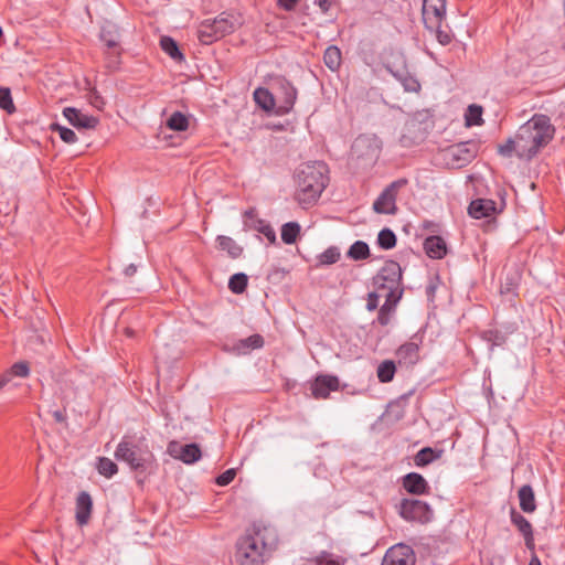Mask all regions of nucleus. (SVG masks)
<instances>
[{
	"instance_id": "obj_61",
	"label": "nucleus",
	"mask_w": 565,
	"mask_h": 565,
	"mask_svg": "<svg viewBox=\"0 0 565 565\" xmlns=\"http://www.w3.org/2000/svg\"><path fill=\"white\" fill-rule=\"evenodd\" d=\"M137 271V266L135 264H129L128 266L125 267L124 269V274L127 276V277H131L136 274Z\"/></svg>"
},
{
	"instance_id": "obj_63",
	"label": "nucleus",
	"mask_w": 565,
	"mask_h": 565,
	"mask_svg": "<svg viewBox=\"0 0 565 565\" xmlns=\"http://www.w3.org/2000/svg\"><path fill=\"white\" fill-rule=\"evenodd\" d=\"M110 55H114V50L106 49L105 50L106 63L109 62Z\"/></svg>"
},
{
	"instance_id": "obj_53",
	"label": "nucleus",
	"mask_w": 565,
	"mask_h": 565,
	"mask_svg": "<svg viewBox=\"0 0 565 565\" xmlns=\"http://www.w3.org/2000/svg\"><path fill=\"white\" fill-rule=\"evenodd\" d=\"M380 291H372L367 295L366 299V309L369 311H374L379 307Z\"/></svg>"
},
{
	"instance_id": "obj_7",
	"label": "nucleus",
	"mask_w": 565,
	"mask_h": 565,
	"mask_svg": "<svg viewBox=\"0 0 565 565\" xmlns=\"http://www.w3.org/2000/svg\"><path fill=\"white\" fill-rule=\"evenodd\" d=\"M271 89L274 90L277 104V116L289 114L297 100V88L285 76L277 75L271 78Z\"/></svg>"
},
{
	"instance_id": "obj_28",
	"label": "nucleus",
	"mask_w": 565,
	"mask_h": 565,
	"mask_svg": "<svg viewBox=\"0 0 565 565\" xmlns=\"http://www.w3.org/2000/svg\"><path fill=\"white\" fill-rule=\"evenodd\" d=\"M217 247L221 250H225L227 255L236 259L242 256L243 247L238 245L232 237L225 235H218L216 237Z\"/></svg>"
},
{
	"instance_id": "obj_15",
	"label": "nucleus",
	"mask_w": 565,
	"mask_h": 565,
	"mask_svg": "<svg viewBox=\"0 0 565 565\" xmlns=\"http://www.w3.org/2000/svg\"><path fill=\"white\" fill-rule=\"evenodd\" d=\"M243 223L245 231H256L263 234L270 244H276L277 237L273 226L265 220L257 217L255 207H249L243 213Z\"/></svg>"
},
{
	"instance_id": "obj_11",
	"label": "nucleus",
	"mask_w": 565,
	"mask_h": 565,
	"mask_svg": "<svg viewBox=\"0 0 565 565\" xmlns=\"http://www.w3.org/2000/svg\"><path fill=\"white\" fill-rule=\"evenodd\" d=\"M373 285L377 291L393 287H402L401 265L393 259L386 260L383 267L373 277Z\"/></svg>"
},
{
	"instance_id": "obj_3",
	"label": "nucleus",
	"mask_w": 565,
	"mask_h": 565,
	"mask_svg": "<svg viewBox=\"0 0 565 565\" xmlns=\"http://www.w3.org/2000/svg\"><path fill=\"white\" fill-rule=\"evenodd\" d=\"M555 127L544 114H534L516 131L519 159L532 160L554 138Z\"/></svg>"
},
{
	"instance_id": "obj_42",
	"label": "nucleus",
	"mask_w": 565,
	"mask_h": 565,
	"mask_svg": "<svg viewBox=\"0 0 565 565\" xmlns=\"http://www.w3.org/2000/svg\"><path fill=\"white\" fill-rule=\"evenodd\" d=\"M518 137L516 135L514 138H509L504 143H501L498 146V152L502 157L511 158L513 154H515L519 158V147H516Z\"/></svg>"
},
{
	"instance_id": "obj_10",
	"label": "nucleus",
	"mask_w": 565,
	"mask_h": 565,
	"mask_svg": "<svg viewBox=\"0 0 565 565\" xmlns=\"http://www.w3.org/2000/svg\"><path fill=\"white\" fill-rule=\"evenodd\" d=\"M405 178L397 179L390 183L373 203V210L379 214H395L397 212L396 198L398 191L407 185Z\"/></svg>"
},
{
	"instance_id": "obj_25",
	"label": "nucleus",
	"mask_w": 565,
	"mask_h": 565,
	"mask_svg": "<svg viewBox=\"0 0 565 565\" xmlns=\"http://www.w3.org/2000/svg\"><path fill=\"white\" fill-rule=\"evenodd\" d=\"M518 498L520 509L524 513H533L536 510L535 494L530 484H524L519 489Z\"/></svg>"
},
{
	"instance_id": "obj_55",
	"label": "nucleus",
	"mask_w": 565,
	"mask_h": 565,
	"mask_svg": "<svg viewBox=\"0 0 565 565\" xmlns=\"http://www.w3.org/2000/svg\"><path fill=\"white\" fill-rule=\"evenodd\" d=\"M298 2H299V0H277L278 7L286 11L295 10Z\"/></svg>"
},
{
	"instance_id": "obj_4",
	"label": "nucleus",
	"mask_w": 565,
	"mask_h": 565,
	"mask_svg": "<svg viewBox=\"0 0 565 565\" xmlns=\"http://www.w3.org/2000/svg\"><path fill=\"white\" fill-rule=\"evenodd\" d=\"M115 458L126 462L136 472H146L152 465L154 457L147 446L128 440L124 437L117 445Z\"/></svg>"
},
{
	"instance_id": "obj_2",
	"label": "nucleus",
	"mask_w": 565,
	"mask_h": 565,
	"mask_svg": "<svg viewBox=\"0 0 565 565\" xmlns=\"http://www.w3.org/2000/svg\"><path fill=\"white\" fill-rule=\"evenodd\" d=\"M329 167L323 161H311L299 166L295 174V200L308 207L317 203L329 184Z\"/></svg>"
},
{
	"instance_id": "obj_64",
	"label": "nucleus",
	"mask_w": 565,
	"mask_h": 565,
	"mask_svg": "<svg viewBox=\"0 0 565 565\" xmlns=\"http://www.w3.org/2000/svg\"><path fill=\"white\" fill-rule=\"evenodd\" d=\"M324 565H341L337 559H333L332 557L329 558V561H326Z\"/></svg>"
},
{
	"instance_id": "obj_24",
	"label": "nucleus",
	"mask_w": 565,
	"mask_h": 565,
	"mask_svg": "<svg viewBox=\"0 0 565 565\" xmlns=\"http://www.w3.org/2000/svg\"><path fill=\"white\" fill-rule=\"evenodd\" d=\"M254 100L257 106L265 111H273L276 115L277 104L274 96V90L265 87H258L254 90Z\"/></svg>"
},
{
	"instance_id": "obj_14",
	"label": "nucleus",
	"mask_w": 565,
	"mask_h": 565,
	"mask_svg": "<svg viewBox=\"0 0 565 565\" xmlns=\"http://www.w3.org/2000/svg\"><path fill=\"white\" fill-rule=\"evenodd\" d=\"M167 452L174 459L181 460L186 465H192L199 461L202 457L201 448L198 444L182 445L177 440H171L168 444Z\"/></svg>"
},
{
	"instance_id": "obj_23",
	"label": "nucleus",
	"mask_w": 565,
	"mask_h": 565,
	"mask_svg": "<svg viewBox=\"0 0 565 565\" xmlns=\"http://www.w3.org/2000/svg\"><path fill=\"white\" fill-rule=\"evenodd\" d=\"M399 364L414 365L419 360V347L414 342H406L396 350Z\"/></svg>"
},
{
	"instance_id": "obj_37",
	"label": "nucleus",
	"mask_w": 565,
	"mask_h": 565,
	"mask_svg": "<svg viewBox=\"0 0 565 565\" xmlns=\"http://www.w3.org/2000/svg\"><path fill=\"white\" fill-rule=\"evenodd\" d=\"M483 109L477 104L469 105L465 114L466 126H480L483 124L482 119Z\"/></svg>"
},
{
	"instance_id": "obj_36",
	"label": "nucleus",
	"mask_w": 565,
	"mask_h": 565,
	"mask_svg": "<svg viewBox=\"0 0 565 565\" xmlns=\"http://www.w3.org/2000/svg\"><path fill=\"white\" fill-rule=\"evenodd\" d=\"M167 127L174 131H184L189 127V118L181 111H174L166 122Z\"/></svg>"
},
{
	"instance_id": "obj_27",
	"label": "nucleus",
	"mask_w": 565,
	"mask_h": 565,
	"mask_svg": "<svg viewBox=\"0 0 565 565\" xmlns=\"http://www.w3.org/2000/svg\"><path fill=\"white\" fill-rule=\"evenodd\" d=\"M443 455L444 449L424 447L414 456V462L417 467H425L433 461L440 459Z\"/></svg>"
},
{
	"instance_id": "obj_41",
	"label": "nucleus",
	"mask_w": 565,
	"mask_h": 565,
	"mask_svg": "<svg viewBox=\"0 0 565 565\" xmlns=\"http://www.w3.org/2000/svg\"><path fill=\"white\" fill-rule=\"evenodd\" d=\"M97 470L102 476L111 478L118 472V467L111 459L107 457H99L97 462Z\"/></svg>"
},
{
	"instance_id": "obj_22",
	"label": "nucleus",
	"mask_w": 565,
	"mask_h": 565,
	"mask_svg": "<svg viewBox=\"0 0 565 565\" xmlns=\"http://www.w3.org/2000/svg\"><path fill=\"white\" fill-rule=\"evenodd\" d=\"M424 249L429 258L441 259L447 255V245L443 237L433 235L424 241Z\"/></svg>"
},
{
	"instance_id": "obj_58",
	"label": "nucleus",
	"mask_w": 565,
	"mask_h": 565,
	"mask_svg": "<svg viewBox=\"0 0 565 565\" xmlns=\"http://www.w3.org/2000/svg\"><path fill=\"white\" fill-rule=\"evenodd\" d=\"M331 554L323 551L321 552L319 555H317L315 558H313V562L317 564V565H324L326 561H329V558H331Z\"/></svg>"
},
{
	"instance_id": "obj_26",
	"label": "nucleus",
	"mask_w": 565,
	"mask_h": 565,
	"mask_svg": "<svg viewBox=\"0 0 565 565\" xmlns=\"http://www.w3.org/2000/svg\"><path fill=\"white\" fill-rule=\"evenodd\" d=\"M388 72L403 85L406 92L417 93L420 89V84L415 76L408 73L406 70L393 71L387 67Z\"/></svg>"
},
{
	"instance_id": "obj_39",
	"label": "nucleus",
	"mask_w": 565,
	"mask_h": 565,
	"mask_svg": "<svg viewBox=\"0 0 565 565\" xmlns=\"http://www.w3.org/2000/svg\"><path fill=\"white\" fill-rule=\"evenodd\" d=\"M397 238L395 233L391 228H383L377 235V245L382 249H392L396 246Z\"/></svg>"
},
{
	"instance_id": "obj_9",
	"label": "nucleus",
	"mask_w": 565,
	"mask_h": 565,
	"mask_svg": "<svg viewBox=\"0 0 565 565\" xmlns=\"http://www.w3.org/2000/svg\"><path fill=\"white\" fill-rule=\"evenodd\" d=\"M352 160L363 167H373L379 159L380 148L373 139L359 136L351 147Z\"/></svg>"
},
{
	"instance_id": "obj_19",
	"label": "nucleus",
	"mask_w": 565,
	"mask_h": 565,
	"mask_svg": "<svg viewBox=\"0 0 565 565\" xmlns=\"http://www.w3.org/2000/svg\"><path fill=\"white\" fill-rule=\"evenodd\" d=\"M402 486L413 495H427L430 493V487L426 479L418 472H409L402 478Z\"/></svg>"
},
{
	"instance_id": "obj_32",
	"label": "nucleus",
	"mask_w": 565,
	"mask_h": 565,
	"mask_svg": "<svg viewBox=\"0 0 565 565\" xmlns=\"http://www.w3.org/2000/svg\"><path fill=\"white\" fill-rule=\"evenodd\" d=\"M347 257L352 260H364L370 257V247L365 242L356 241L348 249Z\"/></svg>"
},
{
	"instance_id": "obj_13",
	"label": "nucleus",
	"mask_w": 565,
	"mask_h": 565,
	"mask_svg": "<svg viewBox=\"0 0 565 565\" xmlns=\"http://www.w3.org/2000/svg\"><path fill=\"white\" fill-rule=\"evenodd\" d=\"M422 15L426 29L440 26L446 17V0H423Z\"/></svg>"
},
{
	"instance_id": "obj_1",
	"label": "nucleus",
	"mask_w": 565,
	"mask_h": 565,
	"mask_svg": "<svg viewBox=\"0 0 565 565\" xmlns=\"http://www.w3.org/2000/svg\"><path fill=\"white\" fill-rule=\"evenodd\" d=\"M277 531L260 522H254L236 542L235 557L239 565H263L277 550Z\"/></svg>"
},
{
	"instance_id": "obj_21",
	"label": "nucleus",
	"mask_w": 565,
	"mask_h": 565,
	"mask_svg": "<svg viewBox=\"0 0 565 565\" xmlns=\"http://www.w3.org/2000/svg\"><path fill=\"white\" fill-rule=\"evenodd\" d=\"M93 510V500L88 492L82 491L76 498V522L78 525H85L89 522Z\"/></svg>"
},
{
	"instance_id": "obj_51",
	"label": "nucleus",
	"mask_w": 565,
	"mask_h": 565,
	"mask_svg": "<svg viewBox=\"0 0 565 565\" xmlns=\"http://www.w3.org/2000/svg\"><path fill=\"white\" fill-rule=\"evenodd\" d=\"M236 476L235 469H227L216 478V484L224 487L230 484Z\"/></svg>"
},
{
	"instance_id": "obj_38",
	"label": "nucleus",
	"mask_w": 565,
	"mask_h": 565,
	"mask_svg": "<svg viewBox=\"0 0 565 565\" xmlns=\"http://www.w3.org/2000/svg\"><path fill=\"white\" fill-rule=\"evenodd\" d=\"M248 285V277L244 273H236L228 280V289L236 295L243 294Z\"/></svg>"
},
{
	"instance_id": "obj_8",
	"label": "nucleus",
	"mask_w": 565,
	"mask_h": 565,
	"mask_svg": "<svg viewBox=\"0 0 565 565\" xmlns=\"http://www.w3.org/2000/svg\"><path fill=\"white\" fill-rule=\"evenodd\" d=\"M398 513L406 521L422 524L430 522L434 515L433 509L427 502L407 498L401 500Z\"/></svg>"
},
{
	"instance_id": "obj_35",
	"label": "nucleus",
	"mask_w": 565,
	"mask_h": 565,
	"mask_svg": "<svg viewBox=\"0 0 565 565\" xmlns=\"http://www.w3.org/2000/svg\"><path fill=\"white\" fill-rule=\"evenodd\" d=\"M396 373V365L392 360L383 361L376 371L377 379L381 383H390Z\"/></svg>"
},
{
	"instance_id": "obj_50",
	"label": "nucleus",
	"mask_w": 565,
	"mask_h": 565,
	"mask_svg": "<svg viewBox=\"0 0 565 565\" xmlns=\"http://www.w3.org/2000/svg\"><path fill=\"white\" fill-rule=\"evenodd\" d=\"M88 100L89 104L98 110H102L105 106V100L96 88L89 92Z\"/></svg>"
},
{
	"instance_id": "obj_45",
	"label": "nucleus",
	"mask_w": 565,
	"mask_h": 565,
	"mask_svg": "<svg viewBox=\"0 0 565 565\" xmlns=\"http://www.w3.org/2000/svg\"><path fill=\"white\" fill-rule=\"evenodd\" d=\"M0 108L10 115L17 110L9 87H0Z\"/></svg>"
},
{
	"instance_id": "obj_48",
	"label": "nucleus",
	"mask_w": 565,
	"mask_h": 565,
	"mask_svg": "<svg viewBox=\"0 0 565 565\" xmlns=\"http://www.w3.org/2000/svg\"><path fill=\"white\" fill-rule=\"evenodd\" d=\"M519 287V279L514 276H507L504 281L501 282L500 291L501 294H515Z\"/></svg>"
},
{
	"instance_id": "obj_59",
	"label": "nucleus",
	"mask_w": 565,
	"mask_h": 565,
	"mask_svg": "<svg viewBox=\"0 0 565 565\" xmlns=\"http://www.w3.org/2000/svg\"><path fill=\"white\" fill-rule=\"evenodd\" d=\"M52 416L57 423H65L66 422V413L65 409H55L52 412Z\"/></svg>"
},
{
	"instance_id": "obj_34",
	"label": "nucleus",
	"mask_w": 565,
	"mask_h": 565,
	"mask_svg": "<svg viewBox=\"0 0 565 565\" xmlns=\"http://www.w3.org/2000/svg\"><path fill=\"white\" fill-rule=\"evenodd\" d=\"M511 523L518 529V531L524 535L533 532V526L530 521L518 512L514 508L510 510Z\"/></svg>"
},
{
	"instance_id": "obj_40",
	"label": "nucleus",
	"mask_w": 565,
	"mask_h": 565,
	"mask_svg": "<svg viewBox=\"0 0 565 565\" xmlns=\"http://www.w3.org/2000/svg\"><path fill=\"white\" fill-rule=\"evenodd\" d=\"M340 249L337 246H330L323 253L318 255L317 266H327L335 264L340 259Z\"/></svg>"
},
{
	"instance_id": "obj_57",
	"label": "nucleus",
	"mask_w": 565,
	"mask_h": 565,
	"mask_svg": "<svg viewBox=\"0 0 565 565\" xmlns=\"http://www.w3.org/2000/svg\"><path fill=\"white\" fill-rule=\"evenodd\" d=\"M313 3L320 8L322 13H328L332 6L331 0H315Z\"/></svg>"
},
{
	"instance_id": "obj_30",
	"label": "nucleus",
	"mask_w": 565,
	"mask_h": 565,
	"mask_svg": "<svg viewBox=\"0 0 565 565\" xmlns=\"http://www.w3.org/2000/svg\"><path fill=\"white\" fill-rule=\"evenodd\" d=\"M161 50L168 54L172 60L181 62L184 60V55L181 52L177 41L171 36L163 35L160 39Z\"/></svg>"
},
{
	"instance_id": "obj_62",
	"label": "nucleus",
	"mask_w": 565,
	"mask_h": 565,
	"mask_svg": "<svg viewBox=\"0 0 565 565\" xmlns=\"http://www.w3.org/2000/svg\"><path fill=\"white\" fill-rule=\"evenodd\" d=\"M529 565H542L535 553L532 554Z\"/></svg>"
},
{
	"instance_id": "obj_20",
	"label": "nucleus",
	"mask_w": 565,
	"mask_h": 565,
	"mask_svg": "<svg viewBox=\"0 0 565 565\" xmlns=\"http://www.w3.org/2000/svg\"><path fill=\"white\" fill-rule=\"evenodd\" d=\"M498 212L497 203L490 199L472 200L468 207V214L473 218L490 217Z\"/></svg>"
},
{
	"instance_id": "obj_43",
	"label": "nucleus",
	"mask_w": 565,
	"mask_h": 565,
	"mask_svg": "<svg viewBox=\"0 0 565 565\" xmlns=\"http://www.w3.org/2000/svg\"><path fill=\"white\" fill-rule=\"evenodd\" d=\"M383 291H386L385 292V302L383 305H388L390 308H392L393 310H395L397 303L399 302V300L402 299V296H403V292H404V288L403 286L402 287H393V288H387V289H384Z\"/></svg>"
},
{
	"instance_id": "obj_47",
	"label": "nucleus",
	"mask_w": 565,
	"mask_h": 565,
	"mask_svg": "<svg viewBox=\"0 0 565 565\" xmlns=\"http://www.w3.org/2000/svg\"><path fill=\"white\" fill-rule=\"evenodd\" d=\"M9 374L11 377L19 376V377H26L30 373V366L29 363L25 361H20L14 363L9 370Z\"/></svg>"
},
{
	"instance_id": "obj_46",
	"label": "nucleus",
	"mask_w": 565,
	"mask_h": 565,
	"mask_svg": "<svg viewBox=\"0 0 565 565\" xmlns=\"http://www.w3.org/2000/svg\"><path fill=\"white\" fill-rule=\"evenodd\" d=\"M51 129L52 131L58 132L60 138L66 143L71 145L77 141V136L71 128L61 126L58 124H52Z\"/></svg>"
},
{
	"instance_id": "obj_60",
	"label": "nucleus",
	"mask_w": 565,
	"mask_h": 565,
	"mask_svg": "<svg viewBox=\"0 0 565 565\" xmlns=\"http://www.w3.org/2000/svg\"><path fill=\"white\" fill-rule=\"evenodd\" d=\"M11 380L12 377L8 371H6L3 374H0V390L3 388Z\"/></svg>"
},
{
	"instance_id": "obj_52",
	"label": "nucleus",
	"mask_w": 565,
	"mask_h": 565,
	"mask_svg": "<svg viewBox=\"0 0 565 565\" xmlns=\"http://www.w3.org/2000/svg\"><path fill=\"white\" fill-rule=\"evenodd\" d=\"M428 30L430 32H435L436 33L437 41L441 45H448L451 42V40H452V36H451V34L449 32L441 30V25L436 28V29H428Z\"/></svg>"
},
{
	"instance_id": "obj_5",
	"label": "nucleus",
	"mask_w": 565,
	"mask_h": 565,
	"mask_svg": "<svg viewBox=\"0 0 565 565\" xmlns=\"http://www.w3.org/2000/svg\"><path fill=\"white\" fill-rule=\"evenodd\" d=\"M236 26L235 21L223 12L213 20L206 19L200 23L198 39L202 44L210 45L225 35L233 33Z\"/></svg>"
},
{
	"instance_id": "obj_56",
	"label": "nucleus",
	"mask_w": 565,
	"mask_h": 565,
	"mask_svg": "<svg viewBox=\"0 0 565 565\" xmlns=\"http://www.w3.org/2000/svg\"><path fill=\"white\" fill-rule=\"evenodd\" d=\"M523 537H524V543H525L526 548L530 550L532 552V554H533L534 550H535L533 532L524 534Z\"/></svg>"
},
{
	"instance_id": "obj_17",
	"label": "nucleus",
	"mask_w": 565,
	"mask_h": 565,
	"mask_svg": "<svg viewBox=\"0 0 565 565\" xmlns=\"http://www.w3.org/2000/svg\"><path fill=\"white\" fill-rule=\"evenodd\" d=\"M340 381L335 375L320 374L311 383V394L317 399L328 398L331 392L338 391Z\"/></svg>"
},
{
	"instance_id": "obj_33",
	"label": "nucleus",
	"mask_w": 565,
	"mask_h": 565,
	"mask_svg": "<svg viewBox=\"0 0 565 565\" xmlns=\"http://www.w3.org/2000/svg\"><path fill=\"white\" fill-rule=\"evenodd\" d=\"M301 227L297 222H288L281 226V241L285 244L291 245L297 242L300 235Z\"/></svg>"
},
{
	"instance_id": "obj_16",
	"label": "nucleus",
	"mask_w": 565,
	"mask_h": 565,
	"mask_svg": "<svg viewBox=\"0 0 565 565\" xmlns=\"http://www.w3.org/2000/svg\"><path fill=\"white\" fill-rule=\"evenodd\" d=\"M415 554L411 546L397 544L388 548L381 565H414Z\"/></svg>"
},
{
	"instance_id": "obj_31",
	"label": "nucleus",
	"mask_w": 565,
	"mask_h": 565,
	"mask_svg": "<svg viewBox=\"0 0 565 565\" xmlns=\"http://www.w3.org/2000/svg\"><path fill=\"white\" fill-rule=\"evenodd\" d=\"M264 343V338L256 333L245 339H241L235 348L242 353H247L250 350L262 349Z\"/></svg>"
},
{
	"instance_id": "obj_29",
	"label": "nucleus",
	"mask_w": 565,
	"mask_h": 565,
	"mask_svg": "<svg viewBox=\"0 0 565 565\" xmlns=\"http://www.w3.org/2000/svg\"><path fill=\"white\" fill-rule=\"evenodd\" d=\"M324 65L332 72H337L342 64L341 50L335 45H330L323 53Z\"/></svg>"
},
{
	"instance_id": "obj_12",
	"label": "nucleus",
	"mask_w": 565,
	"mask_h": 565,
	"mask_svg": "<svg viewBox=\"0 0 565 565\" xmlns=\"http://www.w3.org/2000/svg\"><path fill=\"white\" fill-rule=\"evenodd\" d=\"M100 40L104 42L106 49L114 50V55H110L109 62L106 67L110 72H115L119 68L121 63L120 56L122 49L119 45V33L115 26H103L99 34Z\"/></svg>"
},
{
	"instance_id": "obj_49",
	"label": "nucleus",
	"mask_w": 565,
	"mask_h": 565,
	"mask_svg": "<svg viewBox=\"0 0 565 565\" xmlns=\"http://www.w3.org/2000/svg\"><path fill=\"white\" fill-rule=\"evenodd\" d=\"M395 310L390 308L388 305H382V307L379 309V315H377L376 322L380 323L383 327L387 326L390 323V321H391V316H392V313Z\"/></svg>"
},
{
	"instance_id": "obj_18",
	"label": "nucleus",
	"mask_w": 565,
	"mask_h": 565,
	"mask_svg": "<svg viewBox=\"0 0 565 565\" xmlns=\"http://www.w3.org/2000/svg\"><path fill=\"white\" fill-rule=\"evenodd\" d=\"M63 116L77 129H95L99 124L97 117L85 115L75 107H65Z\"/></svg>"
},
{
	"instance_id": "obj_6",
	"label": "nucleus",
	"mask_w": 565,
	"mask_h": 565,
	"mask_svg": "<svg viewBox=\"0 0 565 565\" xmlns=\"http://www.w3.org/2000/svg\"><path fill=\"white\" fill-rule=\"evenodd\" d=\"M480 142L471 139L449 146L443 151V156L449 168L461 169L478 156Z\"/></svg>"
},
{
	"instance_id": "obj_44",
	"label": "nucleus",
	"mask_w": 565,
	"mask_h": 565,
	"mask_svg": "<svg viewBox=\"0 0 565 565\" xmlns=\"http://www.w3.org/2000/svg\"><path fill=\"white\" fill-rule=\"evenodd\" d=\"M383 291H386L385 292V302L383 305H388L390 308H392L393 310H395L397 303L399 302V300L402 299V296H403V292H404V288L403 286L402 287H393V288H387V289H384Z\"/></svg>"
},
{
	"instance_id": "obj_54",
	"label": "nucleus",
	"mask_w": 565,
	"mask_h": 565,
	"mask_svg": "<svg viewBox=\"0 0 565 565\" xmlns=\"http://www.w3.org/2000/svg\"><path fill=\"white\" fill-rule=\"evenodd\" d=\"M439 277L436 276L434 279H431L429 281V284L426 286V296L428 298V300L433 301L434 298H435V294H436V289L438 288V285H439Z\"/></svg>"
}]
</instances>
